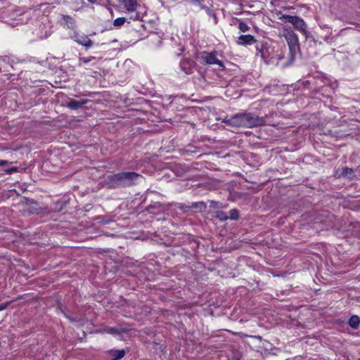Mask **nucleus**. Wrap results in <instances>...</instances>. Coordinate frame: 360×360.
<instances>
[{"label":"nucleus","instance_id":"obj_1","mask_svg":"<svg viewBox=\"0 0 360 360\" xmlns=\"http://www.w3.org/2000/svg\"><path fill=\"white\" fill-rule=\"evenodd\" d=\"M141 176L134 172H123L108 176L101 184L108 189L130 187L135 185Z\"/></svg>","mask_w":360,"mask_h":360},{"label":"nucleus","instance_id":"obj_2","mask_svg":"<svg viewBox=\"0 0 360 360\" xmlns=\"http://www.w3.org/2000/svg\"><path fill=\"white\" fill-rule=\"evenodd\" d=\"M230 122L233 126L257 127L264 124L263 117L251 113H242L231 117Z\"/></svg>","mask_w":360,"mask_h":360},{"label":"nucleus","instance_id":"obj_3","mask_svg":"<svg viewBox=\"0 0 360 360\" xmlns=\"http://www.w3.org/2000/svg\"><path fill=\"white\" fill-rule=\"evenodd\" d=\"M284 37L290 51L295 50L298 46L297 37L292 30H286Z\"/></svg>","mask_w":360,"mask_h":360},{"label":"nucleus","instance_id":"obj_4","mask_svg":"<svg viewBox=\"0 0 360 360\" xmlns=\"http://www.w3.org/2000/svg\"><path fill=\"white\" fill-rule=\"evenodd\" d=\"M201 58L207 64H217L221 66L222 69H224V65L222 61L217 59L214 53L203 51L201 53Z\"/></svg>","mask_w":360,"mask_h":360},{"label":"nucleus","instance_id":"obj_5","mask_svg":"<svg viewBox=\"0 0 360 360\" xmlns=\"http://www.w3.org/2000/svg\"><path fill=\"white\" fill-rule=\"evenodd\" d=\"M257 42V39L250 34L240 35L238 38L237 43L240 45H250Z\"/></svg>","mask_w":360,"mask_h":360},{"label":"nucleus","instance_id":"obj_6","mask_svg":"<svg viewBox=\"0 0 360 360\" xmlns=\"http://www.w3.org/2000/svg\"><path fill=\"white\" fill-rule=\"evenodd\" d=\"M335 175L338 177H349L352 179V176H354V171L352 168L349 167H342L338 169L336 172Z\"/></svg>","mask_w":360,"mask_h":360},{"label":"nucleus","instance_id":"obj_7","mask_svg":"<svg viewBox=\"0 0 360 360\" xmlns=\"http://www.w3.org/2000/svg\"><path fill=\"white\" fill-rule=\"evenodd\" d=\"M193 61L189 59H184L180 63V67L186 74L189 75L193 72Z\"/></svg>","mask_w":360,"mask_h":360},{"label":"nucleus","instance_id":"obj_8","mask_svg":"<svg viewBox=\"0 0 360 360\" xmlns=\"http://www.w3.org/2000/svg\"><path fill=\"white\" fill-rule=\"evenodd\" d=\"M292 25H293L296 30H300L303 33L306 32L307 25L304 21L300 17L296 15Z\"/></svg>","mask_w":360,"mask_h":360},{"label":"nucleus","instance_id":"obj_9","mask_svg":"<svg viewBox=\"0 0 360 360\" xmlns=\"http://www.w3.org/2000/svg\"><path fill=\"white\" fill-rule=\"evenodd\" d=\"M257 50L260 53L261 58L263 59L264 62L267 64H271L273 63V58H269V50L266 48H263L262 46L261 49H259L258 46L257 47Z\"/></svg>","mask_w":360,"mask_h":360},{"label":"nucleus","instance_id":"obj_10","mask_svg":"<svg viewBox=\"0 0 360 360\" xmlns=\"http://www.w3.org/2000/svg\"><path fill=\"white\" fill-rule=\"evenodd\" d=\"M178 207L181 210L195 208V209H199L200 211H204L206 209L207 206L204 202H193L191 206H185L183 204H180L178 206Z\"/></svg>","mask_w":360,"mask_h":360},{"label":"nucleus","instance_id":"obj_11","mask_svg":"<svg viewBox=\"0 0 360 360\" xmlns=\"http://www.w3.org/2000/svg\"><path fill=\"white\" fill-rule=\"evenodd\" d=\"M86 103V101H79L75 99H70V101L67 103V106L71 110H77L83 107V105Z\"/></svg>","mask_w":360,"mask_h":360},{"label":"nucleus","instance_id":"obj_12","mask_svg":"<svg viewBox=\"0 0 360 360\" xmlns=\"http://www.w3.org/2000/svg\"><path fill=\"white\" fill-rule=\"evenodd\" d=\"M75 41L86 48H89L93 45V41L87 36H83Z\"/></svg>","mask_w":360,"mask_h":360},{"label":"nucleus","instance_id":"obj_13","mask_svg":"<svg viewBox=\"0 0 360 360\" xmlns=\"http://www.w3.org/2000/svg\"><path fill=\"white\" fill-rule=\"evenodd\" d=\"M110 354L113 357L112 360H119L123 358L126 354L124 349L110 350Z\"/></svg>","mask_w":360,"mask_h":360},{"label":"nucleus","instance_id":"obj_14","mask_svg":"<svg viewBox=\"0 0 360 360\" xmlns=\"http://www.w3.org/2000/svg\"><path fill=\"white\" fill-rule=\"evenodd\" d=\"M44 210V208L39 206L38 203L35 202V204L30 205L27 210L30 214H39Z\"/></svg>","mask_w":360,"mask_h":360},{"label":"nucleus","instance_id":"obj_15","mask_svg":"<svg viewBox=\"0 0 360 360\" xmlns=\"http://www.w3.org/2000/svg\"><path fill=\"white\" fill-rule=\"evenodd\" d=\"M124 331L123 328L117 327H107L104 329V332L114 335H121Z\"/></svg>","mask_w":360,"mask_h":360},{"label":"nucleus","instance_id":"obj_16","mask_svg":"<svg viewBox=\"0 0 360 360\" xmlns=\"http://www.w3.org/2000/svg\"><path fill=\"white\" fill-rule=\"evenodd\" d=\"M124 6L129 11H134L136 10L137 6V2L136 0H124Z\"/></svg>","mask_w":360,"mask_h":360},{"label":"nucleus","instance_id":"obj_17","mask_svg":"<svg viewBox=\"0 0 360 360\" xmlns=\"http://www.w3.org/2000/svg\"><path fill=\"white\" fill-rule=\"evenodd\" d=\"M359 323H360L359 317L356 315H353L350 317L348 323L352 328L356 329L359 326Z\"/></svg>","mask_w":360,"mask_h":360},{"label":"nucleus","instance_id":"obj_18","mask_svg":"<svg viewBox=\"0 0 360 360\" xmlns=\"http://www.w3.org/2000/svg\"><path fill=\"white\" fill-rule=\"evenodd\" d=\"M63 19L65 21V22L68 24V27L69 29H73L75 27V20L71 16L68 15H64Z\"/></svg>","mask_w":360,"mask_h":360},{"label":"nucleus","instance_id":"obj_19","mask_svg":"<svg viewBox=\"0 0 360 360\" xmlns=\"http://www.w3.org/2000/svg\"><path fill=\"white\" fill-rule=\"evenodd\" d=\"M214 217L220 221H226L229 219L228 215L223 211L219 210L215 212Z\"/></svg>","mask_w":360,"mask_h":360},{"label":"nucleus","instance_id":"obj_20","mask_svg":"<svg viewBox=\"0 0 360 360\" xmlns=\"http://www.w3.org/2000/svg\"><path fill=\"white\" fill-rule=\"evenodd\" d=\"M295 16L296 15H290L283 14L279 18V19L292 24L293 22V20L295 19Z\"/></svg>","mask_w":360,"mask_h":360},{"label":"nucleus","instance_id":"obj_21","mask_svg":"<svg viewBox=\"0 0 360 360\" xmlns=\"http://www.w3.org/2000/svg\"><path fill=\"white\" fill-rule=\"evenodd\" d=\"M229 219L236 220L239 218V212L236 209H232L230 211V215L228 216Z\"/></svg>","mask_w":360,"mask_h":360},{"label":"nucleus","instance_id":"obj_22","mask_svg":"<svg viewBox=\"0 0 360 360\" xmlns=\"http://www.w3.org/2000/svg\"><path fill=\"white\" fill-rule=\"evenodd\" d=\"M238 29L241 32H247V31H248L250 30V27L247 25V23L244 22L243 21L239 20Z\"/></svg>","mask_w":360,"mask_h":360},{"label":"nucleus","instance_id":"obj_23","mask_svg":"<svg viewBox=\"0 0 360 360\" xmlns=\"http://www.w3.org/2000/svg\"><path fill=\"white\" fill-rule=\"evenodd\" d=\"M126 21V18H124V17H122V18H116L114 22H113V25L115 27H120L122 25H124V23Z\"/></svg>","mask_w":360,"mask_h":360},{"label":"nucleus","instance_id":"obj_24","mask_svg":"<svg viewBox=\"0 0 360 360\" xmlns=\"http://www.w3.org/2000/svg\"><path fill=\"white\" fill-rule=\"evenodd\" d=\"M210 207L212 209H220L223 208V205L221 203L214 201V200H210Z\"/></svg>","mask_w":360,"mask_h":360},{"label":"nucleus","instance_id":"obj_25","mask_svg":"<svg viewBox=\"0 0 360 360\" xmlns=\"http://www.w3.org/2000/svg\"><path fill=\"white\" fill-rule=\"evenodd\" d=\"M35 200H34L33 199H30L28 198H26V197H23L22 198V203L23 205H28V206H30V205H32L33 204H35Z\"/></svg>","mask_w":360,"mask_h":360},{"label":"nucleus","instance_id":"obj_26","mask_svg":"<svg viewBox=\"0 0 360 360\" xmlns=\"http://www.w3.org/2000/svg\"><path fill=\"white\" fill-rule=\"evenodd\" d=\"M18 171V167H13L11 168H9V169H7L5 170V172L8 174H11L15 172H17Z\"/></svg>","mask_w":360,"mask_h":360},{"label":"nucleus","instance_id":"obj_27","mask_svg":"<svg viewBox=\"0 0 360 360\" xmlns=\"http://www.w3.org/2000/svg\"><path fill=\"white\" fill-rule=\"evenodd\" d=\"M9 304H10L9 302L1 304H0V311L4 310L5 309H6L8 307V306L9 305Z\"/></svg>","mask_w":360,"mask_h":360},{"label":"nucleus","instance_id":"obj_28","mask_svg":"<svg viewBox=\"0 0 360 360\" xmlns=\"http://www.w3.org/2000/svg\"><path fill=\"white\" fill-rule=\"evenodd\" d=\"M95 58L94 57H91L88 59H85V58H79V61L80 63H87L88 62H89L90 60H91L92 59H94Z\"/></svg>","mask_w":360,"mask_h":360},{"label":"nucleus","instance_id":"obj_29","mask_svg":"<svg viewBox=\"0 0 360 360\" xmlns=\"http://www.w3.org/2000/svg\"><path fill=\"white\" fill-rule=\"evenodd\" d=\"M8 164H10V162L8 160H0V166H6Z\"/></svg>","mask_w":360,"mask_h":360},{"label":"nucleus","instance_id":"obj_30","mask_svg":"<svg viewBox=\"0 0 360 360\" xmlns=\"http://www.w3.org/2000/svg\"><path fill=\"white\" fill-rule=\"evenodd\" d=\"M63 205H65V203L61 204V205H60V207H59V208H56V207H55V208H54V210H55V211H57V212H60V211H61V210H63Z\"/></svg>","mask_w":360,"mask_h":360},{"label":"nucleus","instance_id":"obj_31","mask_svg":"<svg viewBox=\"0 0 360 360\" xmlns=\"http://www.w3.org/2000/svg\"><path fill=\"white\" fill-rule=\"evenodd\" d=\"M55 205H56V208H59V206H58V205H61V202H57Z\"/></svg>","mask_w":360,"mask_h":360},{"label":"nucleus","instance_id":"obj_32","mask_svg":"<svg viewBox=\"0 0 360 360\" xmlns=\"http://www.w3.org/2000/svg\"><path fill=\"white\" fill-rule=\"evenodd\" d=\"M90 3L96 4L97 2V0H88Z\"/></svg>","mask_w":360,"mask_h":360},{"label":"nucleus","instance_id":"obj_33","mask_svg":"<svg viewBox=\"0 0 360 360\" xmlns=\"http://www.w3.org/2000/svg\"><path fill=\"white\" fill-rule=\"evenodd\" d=\"M138 18H139V15H138V14H136V16H135V18H134V20H136V19H138Z\"/></svg>","mask_w":360,"mask_h":360},{"label":"nucleus","instance_id":"obj_34","mask_svg":"<svg viewBox=\"0 0 360 360\" xmlns=\"http://www.w3.org/2000/svg\"><path fill=\"white\" fill-rule=\"evenodd\" d=\"M157 207L156 205H154V206L150 205L149 208L150 207Z\"/></svg>","mask_w":360,"mask_h":360}]
</instances>
